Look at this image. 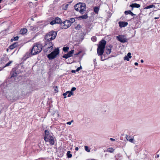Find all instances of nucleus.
Segmentation results:
<instances>
[{
  "instance_id": "30",
  "label": "nucleus",
  "mask_w": 160,
  "mask_h": 160,
  "mask_svg": "<svg viewBox=\"0 0 160 160\" xmlns=\"http://www.w3.org/2000/svg\"><path fill=\"white\" fill-rule=\"evenodd\" d=\"M12 61H10L8 63L6 64L5 65L4 67V68H5L6 67H7L9 66L10 64L12 63Z\"/></svg>"
},
{
  "instance_id": "54",
  "label": "nucleus",
  "mask_w": 160,
  "mask_h": 160,
  "mask_svg": "<svg viewBox=\"0 0 160 160\" xmlns=\"http://www.w3.org/2000/svg\"><path fill=\"white\" fill-rule=\"evenodd\" d=\"M141 62H142V63H143V62L144 61H143V60H142V59L141 60Z\"/></svg>"
},
{
  "instance_id": "55",
  "label": "nucleus",
  "mask_w": 160,
  "mask_h": 160,
  "mask_svg": "<svg viewBox=\"0 0 160 160\" xmlns=\"http://www.w3.org/2000/svg\"><path fill=\"white\" fill-rule=\"evenodd\" d=\"M2 0H0V3H1V2Z\"/></svg>"
},
{
  "instance_id": "38",
  "label": "nucleus",
  "mask_w": 160,
  "mask_h": 160,
  "mask_svg": "<svg viewBox=\"0 0 160 160\" xmlns=\"http://www.w3.org/2000/svg\"><path fill=\"white\" fill-rule=\"evenodd\" d=\"M126 138L127 139V140L129 141V139H131V136L128 135H126Z\"/></svg>"
},
{
  "instance_id": "17",
  "label": "nucleus",
  "mask_w": 160,
  "mask_h": 160,
  "mask_svg": "<svg viewBox=\"0 0 160 160\" xmlns=\"http://www.w3.org/2000/svg\"><path fill=\"white\" fill-rule=\"evenodd\" d=\"M130 7L133 8H139L140 7V5L136 3H132L130 5Z\"/></svg>"
},
{
  "instance_id": "58",
  "label": "nucleus",
  "mask_w": 160,
  "mask_h": 160,
  "mask_svg": "<svg viewBox=\"0 0 160 160\" xmlns=\"http://www.w3.org/2000/svg\"><path fill=\"white\" fill-rule=\"evenodd\" d=\"M79 54V53H77L76 54L78 55Z\"/></svg>"
},
{
  "instance_id": "22",
  "label": "nucleus",
  "mask_w": 160,
  "mask_h": 160,
  "mask_svg": "<svg viewBox=\"0 0 160 160\" xmlns=\"http://www.w3.org/2000/svg\"><path fill=\"white\" fill-rule=\"evenodd\" d=\"M55 20L57 23H59L61 22V20L59 18L57 17Z\"/></svg>"
},
{
  "instance_id": "28",
  "label": "nucleus",
  "mask_w": 160,
  "mask_h": 160,
  "mask_svg": "<svg viewBox=\"0 0 160 160\" xmlns=\"http://www.w3.org/2000/svg\"><path fill=\"white\" fill-rule=\"evenodd\" d=\"M69 48L68 47H64L63 48V50L64 52H67L69 49Z\"/></svg>"
},
{
  "instance_id": "3",
  "label": "nucleus",
  "mask_w": 160,
  "mask_h": 160,
  "mask_svg": "<svg viewBox=\"0 0 160 160\" xmlns=\"http://www.w3.org/2000/svg\"><path fill=\"white\" fill-rule=\"evenodd\" d=\"M106 43V41L104 40L100 42L97 48V53L98 55L101 56L103 54Z\"/></svg>"
},
{
  "instance_id": "56",
  "label": "nucleus",
  "mask_w": 160,
  "mask_h": 160,
  "mask_svg": "<svg viewBox=\"0 0 160 160\" xmlns=\"http://www.w3.org/2000/svg\"><path fill=\"white\" fill-rule=\"evenodd\" d=\"M95 61H96V59H94V62Z\"/></svg>"
},
{
  "instance_id": "20",
  "label": "nucleus",
  "mask_w": 160,
  "mask_h": 160,
  "mask_svg": "<svg viewBox=\"0 0 160 160\" xmlns=\"http://www.w3.org/2000/svg\"><path fill=\"white\" fill-rule=\"evenodd\" d=\"M124 13L126 15H128V14H129L131 15L132 16L135 15L130 10L126 11Z\"/></svg>"
},
{
  "instance_id": "7",
  "label": "nucleus",
  "mask_w": 160,
  "mask_h": 160,
  "mask_svg": "<svg viewBox=\"0 0 160 160\" xmlns=\"http://www.w3.org/2000/svg\"><path fill=\"white\" fill-rule=\"evenodd\" d=\"M116 38L119 41L123 43L126 42L127 41L126 38L124 35H119L117 36L116 37Z\"/></svg>"
},
{
  "instance_id": "5",
  "label": "nucleus",
  "mask_w": 160,
  "mask_h": 160,
  "mask_svg": "<svg viewBox=\"0 0 160 160\" xmlns=\"http://www.w3.org/2000/svg\"><path fill=\"white\" fill-rule=\"evenodd\" d=\"M53 44L52 42H49L48 44L47 43L45 47L46 48L44 50L45 52L49 53L52 51L53 49Z\"/></svg>"
},
{
  "instance_id": "43",
  "label": "nucleus",
  "mask_w": 160,
  "mask_h": 160,
  "mask_svg": "<svg viewBox=\"0 0 160 160\" xmlns=\"http://www.w3.org/2000/svg\"><path fill=\"white\" fill-rule=\"evenodd\" d=\"M76 88L75 87H73L72 88L71 91H71L72 92L73 91H75L76 90Z\"/></svg>"
},
{
  "instance_id": "47",
  "label": "nucleus",
  "mask_w": 160,
  "mask_h": 160,
  "mask_svg": "<svg viewBox=\"0 0 160 160\" xmlns=\"http://www.w3.org/2000/svg\"><path fill=\"white\" fill-rule=\"evenodd\" d=\"M110 139L112 141H114L115 140V139L111 138H110Z\"/></svg>"
},
{
  "instance_id": "11",
  "label": "nucleus",
  "mask_w": 160,
  "mask_h": 160,
  "mask_svg": "<svg viewBox=\"0 0 160 160\" xmlns=\"http://www.w3.org/2000/svg\"><path fill=\"white\" fill-rule=\"evenodd\" d=\"M48 33L50 35L51 37H52L51 38H54V39L57 36V32L52 31Z\"/></svg>"
},
{
  "instance_id": "40",
  "label": "nucleus",
  "mask_w": 160,
  "mask_h": 160,
  "mask_svg": "<svg viewBox=\"0 0 160 160\" xmlns=\"http://www.w3.org/2000/svg\"><path fill=\"white\" fill-rule=\"evenodd\" d=\"M17 75V73L16 72H13L12 75L11 77H14Z\"/></svg>"
},
{
  "instance_id": "1",
  "label": "nucleus",
  "mask_w": 160,
  "mask_h": 160,
  "mask_svg": "<svg viewBox=\"0 0 160 160\" xmlns=\"http://www.w3.org/2000/svg\"><path fill=\"white\" fill-rule=\"evenodd\" d=\"M42 47L41 44L39 43H35L31 51V54L34 55L39 53L42 50Z\"/></svg>"
},
{
  "instance_id": "45",
  "label": "nucleus",
  "mask_w": 160,
  "mask_h": 160,
  "mask_svg": "<svg viewBox=\"0 0 160 160\" xmlns=\"http://www.w3.org/2000/svg\"><path fill=\"white\" fill-rule=\"evenodd\" d=\"M55 88H56V89L54 90L55 91H56V92H58V91L57 87H56Z\"/></svg>"
},
{
  "instance_id": "10",
  "label": "nucleus",
  "mask_w": 160,
  "mask_h": 160,
  "mask_svg": "<svg viewBox=\"0 0 160 160\" xmlns=\"http://www.w3.org/2000/svg\"><path fill=\"white\" fill-rule=\"evenodd\" d=\"M73 95V92H72L71 91H70L66 92L65 93L63 94V95L64 96V98H66V95H67L68 97H71V95Z\"/></svg>"
},
{
  "instance_id": "9",
  "label": "nucleus",
  "mask_w": 160,
  "mask_h": 160,
  "mask_svg": "<svg viewBox=\"0 0 160 160\" xmlns=\"http://www.w3.org/2000/svg\"><path fill=\"white\" fill-rule=\"evenodd\" d=\"M74 50H72L69 52L67 54L64 55L62 57L67 59L72 56V54L74 53Z\"/></svg>"
},
{
  "instance_id": "4",
  "label": "nucleus",
  "mask_w": 160,
  "mask_h": 160,
  "mask_svg": "<svg viewBox=\"0 0 160 160\" xmlns=\"http://www.w3.org/2000/svg\"><path fill=\"white\" fill-rule=\"evenodd\" d=\"M59 53V50L58 48H56L50 54L48 55L47 57L49 60L54 59Z\"/></svg>"
},
{
  "instance_id": "48",
  "label": "nucleus",
  "mask_w": 160,
  "mask_h": 160,
  "mask_svg": "<svg viewBox=\"0 0 160 160\" xmlns=\"http://www.w3.org/2000/svg\"><path fill=\"white\" fill-rule=\"evenodd\" d=\"M75 150L76 151H78V147H77L75 148Z\"/></svg>"
},
{
  "instance_id": "52",
  "label": "nucleus",
  "mask_w": 160,
  "mask_h": 160,
  "mask_svg": "<svg viewBox=\"0 0 160 160\" xmlns=\"http://www.w3.org/2000/svg\"><path fill=\"white\" fill-rule=\"evenodd\" d=\"M159 154H158V155H156V157L157 158H158L159 157Z\"/></svg>"
},
{
  "instance_id": "49",
  "label": "nucleus",
  "mask_w": 160,
  "mask_h": 160,
  "mask_svg": "<svg viewBox=\"0 0 160 160\" xmlns=\"http://www.w3.org/2000/svg\"><path fill=\"white\" fill-rule=\"evenodd\" d=\"M134 65L136 66H137L138 65V63L136 62L134 63Z\"/></svg>"
},
{
  "instance_id": "36",
  "label": "nucleus",
  "mask_w": 160,
  "mask_h": 160,
  "mask_svg": "<svg viewBox=\"0 0 160 160\" xmlns=\"http://www.w3.org/2000/svg\"><path fill=\"white\" fill-rule=\"evenodd\" d=\"M131 55V53L130 52H129L128 53L127 55L126 56H127V57H128L129 58H132Z\"/></svg>"
},
{
  "instance_id": "13",
  "label": "nucleus",
  "mask_w": 160,
  "mask_h": 160,
  "mask_svg": "<svg viewBox=\"0 0 160 160\" xmlns=\"http://www.w3.org/2000/svg\"><path fill=\"white\" fill-rule=\"evenodd\" d=\"M52 116H53L55 119H58L60 117V115L58 112H54L53 113H52Z\"/></svg>"
},
{
  "instance_id": "37",
  "label": "nucleus",
  "mask_w": 160,
  "mask_h": 160,
  "mask_svg": "<svg viewBox=\"0 0 160 160\" xmlns=\"http://www.w3.org/2000/svg\"><path fill=\"white\" fill-rule=\"evenodd\" d=\"M130 58H129L128 57H127V56H125L124 57V59L125 60H126L127 61H129V60Z\"/></svg>"
},
{
  "instance_id": "14",
  "label": "nucleus",
  "mask_w": 160,
  "mask_h": 160,
  "mask_svg": "<svg viewBox=\"0 0 160 160\" xmlns=\"http://www.w3.org/2000/svg\"><path fill=\"white\" fill-rule=\"evenodd\" d=\"M48 141L50 142V144L51 145H53L55 143L54 140V138L51 136L49 138H48Z\"/></svg>"
},
{
  "instance_id": "23",
  "label": "nucleus",
  "mask_w": 160,
  "mask_h": 160,
  "mask_svg": "<svg viewBox=\"0 0 160 160\" xmlns=\"http://www.w3.org/2000/svg\"><path fill=\"white\" fill-rule=\"evenodd\" d=\"M99 8L98 7H95L94 8V11L96 13H98Z\"/></svg>"
},
{
  "instance_id": "42",
  "label": "nucleus",
  "mask_w": 160,
  "mask_h": 160,
  "mask_svg": "<svg viewBox=\"0 0 160 160\" xmlns=\"http://www.w3.org/2000/svg\"><path fill=\"white\" fill-rule=\"evenodd\" d=\"M68 4H66L64 5V8H63L64 10H66L67 8H68Z\"/></svg>"
},
{
  "instance_id": "18",
  "label": "nucleus",
  "mask_w": 160,
  "mask_h": 160,
  "mask_svg": "<svg viewBox=\"0 0 160 160\" xmlns=\"http://www.w3.org/2000/svg\"><path fill=\"white\" fill-rule=\"evenodd\" d=\"M18 46V43L17 42H15L14 43L11 45L9 47V48L10 49L12 50Z\"/></svg>"
},
{
  "instance_id": "2",
  "label": "nucleus",
  "mask_w": 160,
  "mask_h": 160,
  "mask_svg": "<svg viewBox=\"0 0 160 160\" xmlns=\"http://www.w3.org/2000/svg\"><path fill=\"white\" fill-rule=\"evenodd\" d=\"M76 10L79 11L81 14H82L85 13L86 11V7L85 4L84 3H78L74 6Z\"/></svg>"
},
{
  "instance_id": "35",
  "label": "nucleus",
  "mask_w": 160,
  "mask_h": 160,
  "mask_svg": "<svg viewBox=\"0 0 160 160\" xmlns=\"http://www.w3.org/2000/svg\"><path fill=\"white\" fill-rule=\"evenodd\" d=\"M55 23H57L56 21H55V20H53L51 22H50V24H51V25H53L54 24H55Z\"/></svg>"
},
{
  "instance_id": "16",
  "label": "nucleus",
  "mask_w": 160,
  "mask_h": 160,
  "mask_svg": "<svg viewBox=\"0 0 160 160\" xmlns=\"http://www.w3.org/2000/svg\"><path fill=\"white\" fill-rule=\"evenodd\" d=\"M52 37L48 33L46 36L45 37V39L46 40L49 41L51 40L54 39V38H51Z\"/></svg>"
},
{
  "instance_id": "51",
  "label": "nucleus",
  "mask_w": 160,
  "mask_h": 160,
  "mask_svg": "<svg viewBox=\"0 0 160 160\" xmlns=\"http://www.w3.org/2000/svg\"><path fill=\"white\" fill-rule=\"evenodd\" d=\"M101 59L102 61H103L104 60V59H103V58L102 57V56H101Z\"/></svg>"
},
{
  "instance_id": "26",
  "label": "nucleus",
  "mask_w": 160,
  "mask_h": 160,
  "mask_svg": "<svg viewBox=\"0 0 160 160\" xmlns=\"http://www.w3.org/2000/svg\"><path fill=\"white\" fill-rule=\"evenodd\" d=\"M82 28V26L80 24H78L75 27V29L77 30H79Z\"/></svg>"
},
{
  "instance_id": "44",
  "label": "nucleus",
  "mask_w": 160,
  "mask_h": 160,
  "mask_svg": "<svg viewBox=\"0 0 160 160\" xmlns=\"http://www.w3.org/2000/svg\"><path fill=\"white\" fill-rule=\"evenodd\" d=\"M72 122H73V120H72L71 122H67V124H68V125H71V123H72Z\"/></svg>"
},
{
  "instance_id": "12",
  "label": "nucleus",
  "mask_w": 160,
  "mask_h": 160,
  "mask_svg": "<svg viewBox=\"0 0 160 160\" xmlns=\"http://www.w3.org/2000/svg\"><path fill=\"white\" fill-rule=\"evenodd\" d=\"M119 24V26L122 28L128 25V23L125 22H121L120 21L118 22Z\"/></svg>"
},
{
  "instance_id": "6",
  "label": "nucleus",
  "mask_w": 160,
  "mask_h": 160,
  "mask_svg": "<svg viewBox=\"0 0 160 160\" xmlns=\"http://www.w3.org/2000/svg\"><path fill=\"white\" fill-rule=\"evenodd\" d=\"M71 25L69 21L66 20L61 24V28L62 29H66L68 28Z\"/></svg>"
},
{
  "instance_id": "50",
  "label": "nucleus",
  "mask_w": 160,
  "mask_h": 160,
  "mask_svg": "<svg viewBox=\"0 0 160 160\" xmlns=\"http://www.w3.org/2000/svg\"><path fill=\"white\" fill-rule=\"evenodd\" d=\"M4 68V67L2 68L0 67V71L2 70Z\"/></svg>"
},
{
  "instance_id": "31",
  "label": "nucleus",
  "mask_w": 160,
  "mask_h": 160,
  "mask_svg": "<svg viewBox=\"0 0 160 160\" xmlns=\"http://www.w3.org/2000/svg\"><path fill=\"white\" fill-rule=\"evenodd\" d=\"M85 149L87 152H90V150L89 149V148L87 146H85Z\"/></svg>"
},
{
  "instance_id": "57",
  "label": "nucleus",
  "mask_w": 160,
  "mask_h": 160,
  "mask_svg": "<svg viewBox=\"0 0 160 160\" xmlns=\"http://www.w3.org/2000/svg\"><path fill=\"white\" fill-rule=\"evenodd\" d=\"M95 61H96V59H94V62Z\"/></svg>"
},
{
  "instance_id": "34",
  "label": "nucleus",
  "mask_w": 160,
  "mask_h": 160,
  "mask_svg": "<svg viewBox=\"0 0 160 160\" xmlns=\"http://www.w3.org/2000/svg\"><path fill=\"white\" fill-rule=\"evenodd\" d=\"M55 23H57L56 21H55V20H53L51 22H50V24H51V25H53L54 24H55Z\"/></svg>"
},
{
  "instance_id": "29",
  "label": "nucleus",
  "mask_w": 160,
  "mask_h": 160,
  "mask_svg": "<svg viewBox=\"0 0 160 160\" xmlns=\"http://www.w3.org/2000/svg\"><path fill=\"white\" fill-rule=\"evenodd\" d=\"M153 7H154V5H150L148 6L145 8V9H149L151 8H152Z\"/></svg>"
},
{
  "instance_id": "25",
  "label": "nucleus",
  "mask_w": 160,
  "mask_h": 160,
  "mask_svg": "<svg viewBox=\"0 0 160 160\" xmlns=\"http://www.w3.org/2000/svg\"><path fill=\"white\" fill-rule=\"evenodd\" d=\"M69 22L70 23L71 25L72 23L74 22L75 21V19L74 18H71L69 20H68Z\"/></svg>"
},
{
  "instance_id": "41",
  "label": "nucleus",
  "mask_w": 160,
  "mask_h": 160,
  "mask_svg": "<svg viewBox=\"0 0 160 160\" xmlns=\"http://www.w3.org/2000/svg\"><path fill=\"white\" fill-rule=\"evenodd\" d=\"M129 141L130 142H131L133 143H134L133 141H134V139L133 138H131V139H129Z\"/></svg>"
},
{
  "instance_id": "33",
  "label": "nucleus",
  "mask_w": 160,
  "mask_h": 160,
  "mask_svg": "<svg viewBox=\"0 0 160 160\" xmlns=\"http://www.w3.org/2000/svg\"><path fill=\"white\" fill-rule=\"evenodd\" d=\"M19 38V37L18 36H16L15 37H14V39H12L11 40V41H13V40L15 41V40H17Z\"/></svg>"
},
{
  "instance_id": "24",
  "label": "nucleus",
  "mask_w": 160,
  "mask_h": 160,
  "mask_svg": "<svg viewBox=\"0 0 160 160\" xmlns=\"http://www.w3.org/2000/svg\"><path fill=\"white\" fill-rule=\"evenodd\" d=\"M70 151H68L67 153V157L68 158H71L72 157V154L70 153Z\"/></svg>"
},
{
  "instance_id": "19",
  "label": "nucleus",
  "mask_w": 160,
  "mask_h": 160,
  "mask_svg": "<svg viewBox=\"0 0 160 160\" xmlns=\"http://www.w3.org/2000/svg\"><path fill=\"white\" fill-rule=\"evenodd\" d=\"M88 17V16L87 15V14H85L84 15L78 17V18L80 19H86Z\"/></svg>"
},
{
  "instance_id": "32",
  "label": "nucleus",
  "mask_w": 160,
  "mask_h": 160,
  "mask_svg": "<svg viewBox=\"0 0 160 160\" xmlns=\"http://www.w3.org/2000/svg\"><path fill=\"white\" fill-rule=\"evenodd\" d=\"M91 39L93 42H95L97 40V38L95 36H93L92 38Z\"/></svg>"
},
{
  "instance_id": "21",
  "label": "nucleus",
  "mask_w": 160,
  "mask_h": 160,
  "mask_svg": "<svg viewBox=\"0 0 160 160\" xmlns=\"http://www.w3.org/2000/svg\"><path fill=\"white\" fill-rule=\"evenodd\" d=\"M27 32V30L26 28H23L20 31V33L22 34H24Z\"/></svg>"
},
{
  "instance_id": "15",
  "label": "nucleus",
  "mask_w": 160,
  "mask_h": 160,
  "mask_svg": "<svg viewBox=\"0 0 160 160\" xmlns=\"http://www.w3.org/2000/svg\"><path fill=\"white\" fill-rule=\"evenodd\" d=\"M112 48V46L110 45L108 47H107L106 48V53L107 54H110L111 52V49Z\"/></svg>"
},
{
  "instance_id": "8",
  "label": "nucleus",
  "mask_w": 160,
  "mask_h": 160,
  "mask_svg": "<svg viewBox=\"0 0 160 160\" xmlns=\"http://www.w3.org/2000/svg\"><path fill=\"white\" fill-rule=\"evenodd\" d=\"M45 133L44 134V139L45 142H48V138L51 136V135H50L49 131L47 130H45Z\"/></svg>"
},
{
  "instance_id": "27",
  "label": "nucleus",
  "mask_w": 160,
  "mask_h": 160,
  "mask_svg": "<svg viewBox=\"0 0 160 160\" xmlns=\"http://www.w3.org/2000/svg\"><path fill=\"white\" fill-rule=\"evenodd\" d=\"M107 151L109 152H112L114 151V149L112 148H109L107 149Z\"/></svg>"
},
{
  "instance_id": "46",
  "label": "nucleus",
  "mask_w": 160,
  "mask_h": 160,
  "mask_svg": "<svg viewBox=\"0 0 160 160\" xmlns=\"http://www.w3.org/2000/svg\"><path fill=\"white\" fill-rule=\"evenodd\" d=\"M76 70H72L71 71V72H72V73H74V72H76Z\"/></svg>"
},
{
  "instance_id": "39",
  "label": "nucleus",
  "mask_w": 160,
  "mask_h": 160,
  "mask_svg": "<svg viewBox=\"0 0 160 160\" xmlns=\"http://www.w3.org/2000/svg\"><path fill=\"white\" fill-rule=\"evenodd\" d=\"M82 69V67L81 66L79 67H78L77 68V69L76 70V71L77 72L79 71L80 69Z\"/></svg>"
},
{
  "instance_id": "53",
  "label": "nucleus",
  "mask_w": 160,
  "mask_h": 160,
  "mask_svg": "<svg viewBox=\"0 0 160 160\" xmlns=\"http://www.w3.org/2000/svg\"><path fill=\"white\" fill-rule=\"evenodd\" d=\"M159 18V16L158 17H155L154 18V19H158Z\"/></svg>"
}]
</instances>
